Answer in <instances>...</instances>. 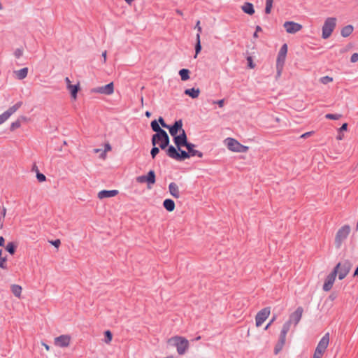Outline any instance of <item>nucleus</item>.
Listing matches in <instances>:
<instances>
[{
	"mask_svg": "<svg viewBox=\"0 0 358 358\" xmlns=\"http://www.w3.org/2000/svg\"><path fill=\"white\" fill-rule=\"evenodd\" d=\"M322 356V354H318V353H317V350H315L313 358H321Z\"/></svg>",
	"mask_w": 358,
	"mask_h": 358,
	"instance_id": "obj_55",
	"label": "nucleus"
},
{
	"mask_svg": "<svg viewBox=\"0 0 358 358\" xmlns=\"http://www.w3.org/2000/svg\"><path fill=\"white\" fill-rule=\"evenodd\" d=\"M354 27L351 24L343 27L341 31V34L343 37L346 38L349 36L353 31Z\"/></svg>",
	"mask_w": 358,
	"mask_h": 358,
	"instance_id": "obj_29",
	"label": "nucleus"
},
{
	"mask_svg": "<svg viewBox=\"0 0 358 358\" xmlns=\"http://www.w3.org/2000/svg\"><path fill=\"white\" fill-rule=\"evenodd\" d=\"M350 232V227L349 225L345 224L341 227L335 237V245L337 248H341L342 243L348 238Z\"/></svg>",
	"mask_w": 358,
	"mask_h": 358,
	"instance_id": "obj_5",
	"label": "nucleus"
},
{
	"mask_svg": "<svg viewBox=\"0 0 358 358\" xmlns=\"http://www.w3.org/2000/svg\"><path fill=\"white\" fill-rule=\"evenodd\" d=\"M271 313L270 307H266L259 310L255 317L256 326L260 327L268 318Z\"/></svg>",
	"mask_w": 358,
	"mask_h": 358,
	"instance_id": "obj_9",
	"label": "nucleus"
},
{
	"mask_svg": "<svg viewBox=\"0 0 358 358\" xmlns=\"http://www.w3.org/2000/svg\"><path fill=\"white\" fill-rule=\"evenodd\" d=\"M27 117L24 116H21L20 118H18L15 122H12L10 127V131H14L15 129L20 127L21 126V120H26Z\"/></svg>",
	"mask_w": 358,
	"mask_h": 358,
	"instance_id": "obj_32",
	"label": "nucleus"
},
{
	"mask_svg": "<svg viewBox=\"0 0 358 358\" xmlns=\"http://www.w3.org/2000/svg\"><path fill=\"white\" fill-rule=\"evenodd\" d=\"M341 117V115L340 114H332V113H328L325 115V117L329 120H338Z\"/></svg>",
	"mask_w": 358,
	"mask_h": 358,
	"instance_id": "obj_42",
	"label": "nucleus"
},
{
	"mask_svg": "<svg viewBox=\"0 0 358 358\" xmlns=\"http://www.w3.org/2000/svg\"><path fill=\"white\" fill-rule=\"evenodd\" d=\"M11 292L14 294L15 296L20 298L22 292V287L18 285H11Z\"/></svg>",
	"mask_w": 358,
	"mask_h": 358,
	"instance_id": "obj_34",
	"label": "nucleus"
},
{
	"mask_svg": "<svg viewBox=\"0 0 358 358\" xmlns=\"http://www.w3.org/2000/svg\"><path fill=\"white\" fill-rule=\"evenodd\" d=\"M71 337L69 335H61L55 338V345L59 348L68 347L70 344Z\"/></svg>",
	"mask_w": 358,
	"mask_h": 358,
	"instance_id": "obj_14",
	"label": "nucleus"
},
{
	"mask_svg": "<svg viewBox=\"0 0 358 358\" xmlns=\"http://www.w3.org/2000/svg\"><path fill=\"white\" fill-rule=\"evenodd\" d=\"M157 121H158V123H159V124H161V126H162L163 128L168 129V127H169V124H167L165 122V121H164V118H163L162 117H161V116H160V117L158 118V120H157Z\"/></svg>",
	"mask_w": 358,
	"mask_h": 358,
	"instance_id": "obj_47",
	"label": "nucleus"
},
{
	"mask_svg": "<svg viewBox=\"0 0 358 358\" xmlns=\"http://www.w3.org/2000/svg\"><path fill=\"white\" fill-rule=\"evenodd\" d=\"M68 89L70 90L71 95L73 99H76L78 92L80 89L79 84L69 85Z\"/></svg>",
	"mask_w": 358,
	"mask_h": 358,
	"instance_id": "obj_30",
	"label": "nucleus"
},
{
	"mask_svg": "<svg viewBox=\"0 0 358 358\" xmlns=\"http://www.w3.org/2000/svg\"><path fill=\"white\" fill-rule=\"evenodd\" d=\"M287 53V45L286 43H284L281 46V48L278 53L277 59H276V68H277L278 74L280 73V71H282V69L283 68V66H284V64L285 62V59H286Z\"/></svg>",
	"mask_w": 358,
	"mask_h": 358,
	"instance_id": "obj_6",
	"label": "nucleus"
},
{
	"mask_svg": "<svg viewBox=\"0 0 358 358\" xmlns=\"http://www.w3.org/2000/svg\"><path fill=\"white\" fill-rule=\"evenodd\" d=\"M168 129L169 131L170 134L175 137L178 135V131H181L182 129V120H178L175 121L174 124L172 125H169Z\"/></svg>",
	"mask_w": 358,
	"mask_h": 358,
	"instance_id": "obj_16",
	"label": "nucleus"
},
{
	"mask_svg": "<svg viewBox=\"0 0 358 358\" xmlns=\"http://www.w3.org/2000/svg\"><path fill=\"white\" fill-rule=\"evenodd\" d=\"M358 61V53H353L350 57V62L355 63Z\"/></svg>",
	"mask_w": 358,
	"mask_h": 358,
	"instance_id": "obj_49",
	"label": "nucleus"
},
{
	"mask_svg": "<svg viewBox=\"0 0 358 358\" xmlns=\"http://www.w3.org/2000/svg\"><path fill=\"white\" fill-rule=\"evenodd\" d=\"M159 152V148L156 145H153L152 148L150 150V155L152 159H155L157 154Z\"/></svg>",
	"mask_w": 358,
	"mask_h": 358,
	"instance_id": "obj_41",
	"label": "nucleus"
},
{
	"mask_svg": "<svg viewBox=\"0 0 358 358\" xmlns=\"http://www.w3.org/2000/svg\"><path fill=\"white\" fill-rule=\"evenodd\" d=\"M23 55V50L21 48H17L14 52V55L17 59L21 57Z\"/></svg>",
	"mask_w": 358,
	"mask_h": 358,
	"instance_id": "obj_46",
	"label": "nucleus"
},
{
	"mask_svg": "<svg viewBox=\"0 0 358 358\" xmlns=\"http://www.w3.org/2000/svg\"><path fill=\"white\" fill-rule=\"evenodd\" d=\"M50 243L55 248H58L60 245V244H61L60 240H59V239H56L55 241H52Z\"/></svg>",
	"mask_w": 358,
	"mask_h": 358,
	"instance_id": "obj_52",
	"label": "nucleus"
},
{
	"mask_svg": "<svg viewBox=\"0 0 358 358\" xmlns=\"http://www.w3.org/2000/svg\"><path fill=\"white\" fill-rule=\"evenodd\" d=\"M166 148H167L166 150V155L169 157H171V158H172L173 159H176L178 154V148L174 147L173 145H169V146Z\"/></svg>",
	"mask_w": 358,
	"mask_h": 358,
	"instance_id": "obj_21",
	"label": "nucleus"
},
{
	"mask_svg": "<svg viewBox=\"0 0 358 358\" xmlns=\"http://www.w3.org/2000/svg\"><path fill=\"white\" fill-rule=\"evenodd\" d=\"M343 135L341 134V133H339L338 135L336 136V138L338 140H341L343 138Z\"/></svg>",
	"mask_w": 358,
	"mask_h": 358,
	"instance_id": "obj_63",
	"label": "nucleus"
},
{
	"mask_svg": "<svg viewBox=\"0 0 358 358\" xmlns=\"http://www.w3.org/2000/svg\"><path fill=\"white\" fill-rule=\"evenodd\" d=\"M14 73L18 80H23L24 78H25L27 76L28 68L24 67L20 70L15 71Z\"/></svg>",
	"mask_w": 358,
	"mask_h": 358,
	"instance_id": "obj_27",
	"label": "nucleus"
},
{
	"mask_svg": "<svg viewBox=\"0 0 358 358\" xmlns=\"http://www.w3.org/2000/svg\"><path fill=\"white\" fill-rule=\"evenodd\" d=\"M195 147L196 145L192 143H189L188 145L185 146L189 155H190V157H198L199 158H202L203 156V152L199 150H195Z\"/></svg>",
	"mask_w": 358,
	"mask_h": 358,
	"instance_id": "obj_18",
	"label": "nucleus"
},
{
	"mask_svg": "<svg viewBox=\"0 0 358 358\" xmlns=\"http://www.w3.org/2000/svg\"><path fill=\"white\" fill-rule=\"evenodd\" d=\"M214 103L217 104L220 108H222L224 106V99H220V100H218L217 101H215Z\"/></svg>",
	"mask_w": 358,
	"mask_h": 358,
	"instance_id": "obj_54",
	"label": "nucleus"
},
{
	"mask_svg": "<svg viewBox=\"0 0 358 358\" xmlns=\"http://www.w3.org/2000/svg\"><path fill=\"white\" fill-rule=\"evenodd\" d=\"M164 208L169 212H172L175 209V202L171 199H166L163 201Z\"/></svg>",
	"mask_w": 358,
	"mask_h": 358,
	"instance_id": "obj_23",
	"label": "nucleus"
},
{
	"mask_svg": "<svg viewBox=\"0 0 358 358\" xmlns=\"http://www.w3.org/2000/svg\"><path fill=\"white\" fill-rule=\"evenodd\" d=\"M286 31L289 34H295L302 29V25L293 21H287L283 24Z\"/></svg>",
	"mask_w": 358,
	"mask_h": 358,
	"instance_id": "obj_12",
	"label": "nucleus"
},
{
	"mask_svg": "<svg viewBox=\"0 0 358 358\" xmlns=\"http://www.w3.org/2000/svg\"><path fill=\"white\" fill-rule=\"evenodd\" d=\"M320 81L322 84L327 85L329 83H331L333 81V78L329 77L328 76H323L320 78Z\"/></svg>",
	"mask_w": 358,
	"mask_h": 358,
	"instance_id": "obj_44",
	"label": "nucleus"
},
{
	"mask_svg": "<svg viewBox=\"0 0 358 358\" xmlns=\"http://www.w3.org/2000/svg\"><path fill=\"white\" fill-rule=\"evenodd\" d=\"M290 327H291L290 322L287 321L283 324L282 328L281 329L280 336H279L280 338L286 340V335H287V332L289 331Z\"/></svg>",
	"mask_w": 358,
	"mask_h": 358,
	"instance_id": "obj_26",
	"label": "nucleus"
},
{
	"mask_svg": "<svg viewBox=\"0 0 358 358\" xmlns=\"http://www.w3.org/2000/svg\"><path fill=\"white\" fill-rule=\"evenodd\" d=\"M247 60L248 62V66L250 68V69H253L255 67V64H253L252 62V57H248L247 58Z\"/></svg>",
	"mask_w": 358,
	"mask_h": 358,
	"instance_id": "obj_53",
	"label": "nucleus"
},
{
	"mask_svg": "<svg viewBox=\"0 0 358 358\" xmlns=\"http://www.w3.org/2000/svg\"><path fill=\"white\" fill-rule=\"evenodd\" d=\"M169 342L176 348L177 352L180 355H184L189 348L188 340L182 336H174Z\"/></svg>",
	"mask_w": 358,
	"mask_h": 358,
	"instance_id": "obj_1",
	"label": "nucleus"
},
{
	"mask_svg": "<svg viewBox=\"0 0 358 358\" xmlns=\"http://www.w3.org/2000/svg\"><path fill=\"white\" fill-rule=\"evenodd\" d=\"M336 271H332L326 278L324 283L323 285V290L325 292L329 291L334 285V282L336 277Z\"/></svg>",
	"mask_w": 358,
	"mask_h": 358,
	"instance_id": "obj_13",
	"label": "nucleus"
},
{
	"mask_svg": "<svg viewBox=\"0 0 358 358\" xmlns=\"http://www.w3.org/2000/svg\"><path fill=\"white\" fill-rule=\"evenodd\" d=\"M329 343V333H326L322 338L319 341L315 350H317V353L322 354L324 352L325 350L327 348Z\"/></svg>",
	"mask_w": 358,
	"mask_h": 358,
	"instance_id": "obj_11",
	"label": "nucleus"
},
{
	"mask_svg": "<svg viewBox=\"0 0 358 358\" xmlns=\"http://www.w3.org/2000/svg\"><path fill=\"white\" fill-rule=\"evenodd\" d=\"M178 150V154L176 160L182 162L190 158V155H189L187 151L182 150L181 148H180V149Z\"/></svg>",
	"mask_w": 358,
	"mask_h": 358,
	"instance_id": "obj_28",
	"label": "nucleus"
},
{
	"mask_svg": "<svg viewBox=\"0 0 358 358\" xmlns=\"http://www.w3.org/2000/svg\"><path fill=\"white\" fill-rule=\"evenodd\" d=\"M173 142L178 149L185 147L190 143L187 141V136L184 129H182V132L179 135L173 137Z\"/></svg>",
	"mask_w": 358,
	"mask_h": 358,
	"instance_id": "obj_10",
	"label": "nucleus"
},
{
	"mask_svg": "<svg viewBox=\"0 0 358 358\" xmlns=\"http://www.w3.org/2000/svg\"><path fill=\"white\" fill-rule=\"evenodd\" d=\"M145 115L147 117H150L152 115L151 112L147 110L145 113Z\"/></svg>",
	"mask_w": 358,
	"mask_h": 358,
	"instance_id": "obj_62",
	"label": "nucleus"
},
{
	"mask_svg": "<svg viewBox=\"0 0 358 358\" xmlns=\"http://www.w3.org/2000/svg\"><path fill=\"white\" fill-rule=\"evenodd\" d=\"M110 149H111V146L110 145V144H106V150H108Z\"/></svg>",
	"mask_w": 358,
	"mask_h": 358,
	"instance_id": "obj_64",
	"label": "nucleus"
},
{
	"mask_svg": "<svg viewBox=\"0 0 358 358\" xmlns=\"http://www.w3.org/2000/svg\"><path fill=\"white\" fill-rule=\"evenodd\" d=\"M312 134V132H311V131L306 132V133H305V134H302V135H301V137H302V138H306V137H308V136H310V134Z\"/></svg>",
	"mask_w": 358,
	"mask_h": 358,
	"instance_id": "obj_57",
	"label": "nucleus"
},
{
	"mask_svg": "<svg viewBox=\"0 0 358 358\" xmlns=\"http://www.w3.org/2000/svg\"><path fill=\"white\" fill-rule=\"evenodd\" d=\"M151 142L152 145L159 143V148L162 150H165L169 146L170 138L166 131L164 130L162 133L159 132L152 135Z\"/></svg>",
	"mask_w": 358,
	"mask_h": 358,
	"instance_id": "obj_2",
	"label": "nucleus"
},
{
	"mask_svg": "<svg viewBox=\"0 0 358 358\" xmlns=\"http://www.w3.org/2000/svg\"><path fill=\"white\" fill-rule=\"evenodd\" d=\"M241 8L245 13L248 14L250 15H253L255 12L253 4L250 2H245L242 6Z\"/></svg>",
	"mask_w": 358,
	"mask_h": 358,
	"instance_id": "obj_24",
	"label": "nucleus"
},
{
	"mask_svg": "<svg viewBox=\"0 0 358 358\" xmlns=\"http://www.w3.org/2000/svg\"><path fill=\"white\" fill-rule=\"evenodd\" d=\"M6 214V208L5 207H3L1 212V216H0V227L2 228L3 224V220L4 217Z\"/></svg>",
	"mask_w": 358,
	"mask_h": 358,
	"instance_id": "obj_43",
	"label": "nucleus"
},
{
	"mask_svg": "<svg viewBox=\"0 0 358 358\" xmlns=\"http://www.w3.org/2000/svg\"><path fill=\"white\" fill-rule=\"evenodd\" d=\"M336 26V17H327L322 28V38L323 39L328 38L334 31Z\"/></svg>",
	"mask_w": 358,
	"mask_h": 358,
	"instance_id": "obj_4",
	"label": "nucleus"
},
{
	"mask_svg": "<svg viewBox=\"0 0 358 358\" xmlns=\"http://www.w3.org/2000/svg\"><path fill=\"white\" fill-rule=\"evenodd\" d=\"M190 71L187 69H182L179 71V75L182 81H186L189 79Z\"/></svg>",
	"mask_w": 358,
	"mask_h": 358,
	"instance_id": "obj_33",
	"label": "nucleus"
},
{
	"mask_svg": "<svg viewBox=\"0 0 358 358\" xmlns=\"http://www.w3.org/2000/svg\"><path fill=\"white\" fill-rule=\"evenodd\" d=\"M22 106V101H17L13 106L0 115V124L5 122L13 113H15Z\"/></svg>",
	"mask_w": 358,
	"mask_h": 358,
	"instance_id": "obj_7",
	"label": "nucleus"
},
{
	"mask_svg": "<svg viewBox=\"0 0 358 358\" xmlns=\"http://www.w3.org/2000/svg\"><path fill=\"white\" fill-rule=\"evenodd\" d=\"M273 0H266V7H265V13L266 14H270L271 11V8L273 6Z\"/></svg>",
	"mask_w": 358,
	"mask_h": 358,
	"instance_id": "obj_40",
	"label": "nucleus"
},
{
	"mask_svg": "<svg viewBox=\"0 0 358 358\" xmlns=\"http://www.w3.org/2000/svg\"><path fill=\"white\" fill-rule=\"evenodd\" d=\"M285 343V340L279 338L278 342L274 348V354L275 355H278L282 350Z\"/></svg>",
	"mask_w": 358,
	"mask_h": 358,
	"instance_id": "obj_36",
	"label": "nucleus"
},
{
	"mask_svg": "<svg viewBox=\"0 0 358 358\" xmlns=\"http://www.w3.org/2000/svg\"><path fill=\"white\" fill-rule=\"evenodd\" d=\"M17 245L13 242H9L6 246V250L10 255H13L15 252Z\"/></svg>",
	"mask_w": 358,
	"mask_h": 358,
	"instance_id": "obj_37",
	"label": "nucleus"
},
{
	"mask_svg": "<svg viewBox=\"0 0 358 358\" xmlns=\"http://www.w3.org/2000/svg\"><path fill=\"white\" fill-rule=\"evenodd\" d=\"M348 129V123H343L341 127L338 129V133H342L343 131H347Z\"/></svg>",
	"mask_w": 358,
	"mask_h": 358,
	"instance_id": "obj_50",
	"label": "nucleus"
},
{
	"mask_svg": "<svg viewBox=\"0 0 358 358\" xmlns=\"http://www.w3.org/2000/svg\"><path fill=\"white\" fill-rule=\"evenodd\" d=\"M248 150V147L240 143L237 152H245Z\"/></svg>",
	"mask_w": 358,
	"mask_h": 358,
	"instance_id": "obj_48",
	"label": "nucleus"
},
{
	"mask_svg": "<svg viewBox=\"0 0 358 358\" xmlns=\"http://www.w3.org/2000/svg\"><path fill=\"white\" fill-rule=\"evenodd\" d=\"M65 82H66V85H67V87L69 86V85H71V80H70V79H69L68 77H66V78H65Z\"/></svg>",
	"mask_w": 358,
	"mask_h": 358,
	"instance_id": "obj_61",
	"label": "nucleus"
},
{
	"mask_svg": "<svg viewBox=\"0 0 358 358\" xmlns=\"http://www.w3.org/2000/svg\"><path fill=\"white\" fill-rule=\"evenodd\" d=\"M353 276L354 277L358 276V266L356 267V268L354 271Z\"/></svg>",
	"mask_w": 358,
	"mask_h": 358,
	"instance_id": "obj_58",
	"label": "nucleus"
},
{
	"mask_svg": "<svg viewBox=\"0 0 358 358\" xmlns=\"http://www.w3.org/2000/svg\"><path fill=\"white\" fill-rule=\"evenodd\" d=\"M6 260H7V257H3V258H0V268H1L3 269H6L7 268V265L6 264Z\"/></svg>",
	"mask_w": 358,
	"mask_h": 358,
	"instance_id": "obj_45",
	"label": "nucleus"
},
{
	"mask_svg": "<svg viewBox=\"0 0 358 358\" xmlns=\"http://www.w3.org/2000/svg\"><path fill=\"white\" fill-rule=\"evenodd\" d=\"M118 191L116 189L106 190L103 189L98 193V197L100 199L105 198H110L116 196L118 194Z\"/></svg>",
	"mask_w": 358,
	"mask_h": 358,
	"instance_id": "obj_19",
	"label": "nucleus"
},
{
	"mask_svg": "<svg viewBox=\"0 0 358 358\" xmlns=\"http://www.w3.org/2000/svg\"><path fill=\"white\" fill-rule=\"evenodd\" d=\"M5 239L3 236H0V247L4 246Z\"/></svg>",
	"mask_w": 358,
	"mask_h": 358,
	"instance_id": "obj_56",
	"label": "nucleus"
},
{
	"mask_svg": "<svg viewBox=\"0 0 358 358\" xmlns=\"http://www.w3.org/2000/svg\"><path fill=\"white\" fill-rule=\"evenodd\" d=\"M94 92L106 95L112 94L114 92L113 83H110L104 86L99 87L97 89H96Z\"/></svg>",
	"mask_w": 358,
	"mask_h": 358,
	"instance_id": "obj_17",
	"label": "nucleus"
},
{
	"mask_svg": "<svg viewBox=\"0 0 358 358\" xmlns=\"http://www.w3.org/2000/svg\"><path fill=\"white\" fill-rule=\"evenodd\" d=\"M150 127L156 134L159 132L162 133V131H164V129L159 126L157 120H154L151 122Z\"/></svg>",
	"mask_w": 358,
	"mask_h": 358,
	"instance_id": "obj_35",
	"label": "nucleus"
},
{
	"mask_svg": "<svg viewBox=\"0 0 358 358\" xmlns=\"http://www.w3.org/2000/svg\"><path fill=\"white\" fill-rule=\"evenodd\" d=\"M227 143V148L233 152H237L240 143L233 138H227L226 139Z\"/></svg>",
	"mask_w": 358,
	"mask_h": 358,
	"instance_id": "obj_20",
	"label": "nucleus"
},
{
	"mask_svg": "<svg viewBox=\"0 0 358 358\" xmlns=\"http://www.w3.org/2000/svg\"><path fill=\"white\" fill-rule=\"evenodd\" d=\"M34 169H36V178H37V180H38L39 182H44V181H45V180H46V177H45V176L43 173H42L39 172V171L38 170L37 166H34Z\"/></svg>",
	"mask_w": 358,
	"mask_h": 358,
	"instance_id": "obj_38",
	"label": "nucleus"
},
{
	"mask_svg": "<svg viewBox=\"0 0 358 358\" xmlns=\"http://www.w3.org/2000/svg\"><path fill=\"white\" fill-rule=\"evenodd\" d=\"M169 190L170 194L174 197V198H179L180 197V192L178 186L175 182H171L169 185Z\"/></svg>",
	"mask_w": 358,
	"mask_h": 358,
	"instance_id": "obj_22",
	"label": "nucleus"
},
{
	"mask_svg": "<svg viewBox=\"0 0 358 358\" xmlns=\"http://www.w3.org/2000/svg\"><path fill=\"white\" fill-rule=\"evenodd\" d=\"M273 320H274V318H273V319H272V320H271V321H270V322H269L266 325V327H265V328H264V329H267L269 327V326L271 324V323L273 322Z\"/></svg>",
	"mask_w": 358,
	"mask_h": 358,
	"instance_id": "obj_59",
	"label": "nucleus"
},
{
	"mask_svg": "<svg viewBox=\"0 0 358 358\" xmlns=\"http://www.w3.org/2000/svg\"><path fill=\"white\" fill-rule=\"evenodd\" d=\"M303 312V308L299 306L296 310L289 315V319L287 322H290V324L293 322L294 325H296L301 319Z\"/></svg>",
	"mask_w": 358,
	"mask_h": 358,
	"instance_id": "obj_15",
	"label": "nucleus"
},
{
	"mask_svg": "<svg viewBox=\"0 0 358 358\" xmlns=\"http://www.w3.org/2000/svg\"><path fill=\"white\" fill-rule=\"evenodd\" d=\"M352 266V264L348 259H344L341 262H338L336 266L334 267L333 271H336V274L338 275V279L343 280L350 272L351 268Z\"/></svg>",
	"mask_w": 358,
	"mask_h": 358,
	"instance_id": "obj_3",
	"label": "nucleus"
},
{
	"mask_svg": "<svg viewBox=\"0 0 358 358\" xmlns=\"http://www.w3.org/2000/svg\"><path fill=\"white\" fill-rule=\"evenodd\" d=\"M194 28L197 29V34H199V35H200L201 34V32H202V29L200 27V21L199 20H198L196 22V24Z\"/></svg>",
	"mask_w": 358,
	"mask_h": 358,
	"instance_id": "obj_51",
	"label": "nucleus"
},
{
	"mask_svg": "<svg viewBox=\"0 0 358 358\" xmlns=\"http://www.w3.org/2000/svg\"><path fill=\"white\" fill-rule=\"evenodd\" d=\"M112 338H113V334H112L111 331L109 330H106L104 332V342L106 343H109L111 342Z\"/></svg>",
	"mask_w": 358,
	"mask_h": 358,
	"instance_id": "obj_39",
	"label": "nucleus"
},
{
	"mask_svg": "<svg viewBox=\"0 0 358 358\" xmlns=\"http://www.w3.org/2000/svg\"><path fill=\"white\" fill-rule=\"evenodd\" d=\"M185 94L188 95L192 99H196L200 94V90L199 88H189L186 89L184 92Z\"/></svg>",
	"mask_w": 358,
	"mask_h": 358,
	"instance_id": "obj_25",
	"label": "nucleus"
},
{
	"mask_svg": "<svg viewBox=\"0 0 358 358\" xmlns=\"http://www.w3.org/2000/svg\"><path fill=\"white\" fill-rule=\"evenodd\" d=\"M201 39H200V36H199V34H196V43H195V47H194V49H195V55H194V58H196L198 54L201 52Z\"/></svg>",
	"mask_w": 358,
	"mask_h": 358,
	"instance_id": "obj_31",
	"label": "nucleus"
},
{
	"mask_svg": "<svg viewBox=\"0 0 358 358\" xmlns=\"http://www.w3.org/2000/svg\"><path fill=\"white\" fill-rule=\"evenodd\" d=\"M136 182L139 183H148L153 185L156 182V175L153 170H150L147 175H142L136 178Z\"/></svg>",
	"mask_w": 358,
	"mask_h": 358,
	"instance_id": "obj_8",
	"label": "nucleus"
},
{
	"mask_svg": "<svg viewBox=\"0 0 358 358\" xmlns=\"http://www.w3.org/2000/svg\"><path fill=\"white\" fill-rule=\"evenodd\" d=\"M262 29L260 26L257 25L255 28V32L262 31Z\"/></svg>",
	"mask_w": 358,
	"mask_h": 358,
	"instance_id": "obj_60",
	"label": "nucleus"
}]
</instances>
